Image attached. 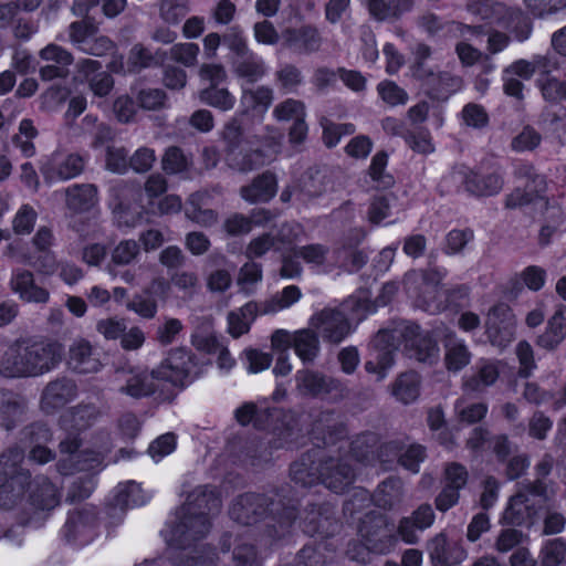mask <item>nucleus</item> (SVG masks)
Wrapping results in <instances>:
<instances>
[{
    "label": "nucleus",
    "instance_id": "obj_61",
    "mask_svg": "<svg viewBox=\"0 0 566 566\" xmlns=\"http://www.w3.org/2000/svg\"><path fill=\"white\" fill-rule=\"evenodd\" d=\"M38 213L30 205H22L17 211L13 221L12 229L18 235L30 234L35 226Z\"/></svg>",
    "mask_w": 566,
    "mask_h": 566
},
{
    "label": "nucleus",
    "instance_id": "obj_35",
    "mask_svg": "<svg viewBox=\"0 0 566 566\" xmlns=\"http://www.w3.org/2000/svg\"><path fill=\"white\" fill-rule=\"evenodd\" d=\"M534 507L530 504L526 493L516 492L510 497L509 504L504 511L503 518L506 524L514 526H525L532 523Z\"/></svg>",
    "mask_w": 566,
    "mask_h": 566
},
{
    "label": "nucleus",
    "instance_id": "obj_4",
    "mask_svg": "<svg viewBox=\"0 0 566 566\" xmlns=\"http://www.w3.org/2000/svg\"><path fill=\"white\" fill-rule=\"evenodd\" d=\"M64 347L56 340L17 339L0 360L6 378L35 377L49 373L62 361Z\"/></svg>",
    "mask_w": 566,
    "mask_h": 566
},
{
    "label": "nucleus",
    "instance_id": "obj_39",
    "mask_svg": "<svg viewBox=\"0 0 566 566\" xmlns=\"http://www.w3.org/2000/svg\"><path fill=\"white\" fill-rule=\"evenodd\" d=\"M412 7V0H368L369 13L378 21L399 18L402 13L410 11Z\"/></svg>",
    "mask_w": 566,
    "mask_h": 566
},
{
    "label": "nucleus",
    "instance_id": "obj_30",
    "mask_svg": "<svg viewBox=\"0 0 566 566\" xmlns=\"http://www.w3.org/2000/svg\"><path fill=\"white\" fill-rule=\"evenodd\" d=\"M566 306H560L548 318L545 331L537 336L536 345L546 350L556 349L566 337Z\"/></svg>",
    "mask_w": 566,
    "mask_h": 566
},
{
    "label": "nucleus",
    "instance_id": "obj_9",
    "mask_svg": "<svg viewBox=\"0 0 566 566\" xmlns=\"http://www.w3.org/2000/svg\"><path fill=\"white\" fill-rule=\"evenodd\" d=\"M296 381L303 396L318 398L331 403H338L348 395L345 381L316 370L297 371Z\"/></svg>",
    "mask_w": 566,
    "mask_h": 566
},
{
    "label": "nucleus",
    "instance_id": "obj_58",
    "mask_svg": "<svg viewBox=\"0 0 566 566\" xmlns=\"http://www.w3.org/2000/svg\"><path fill=\"white\" fill-rule=\"evenodd\" d=\"M273 116L279 122H294L295 118L306 117V107L300 99L286 98L274 107Z\"/></svg>",
    "mask_w": 566,
    "mask_h": 566
},
{
    "label": "nucleus",
    "instance_id": "obj_8",
    "mask_svg": "<svg viewBox=\"0 0 566 566\" xmlns=\"http://www.w3.org/2000/svg\"><path fill=\"white\" fill-rule=\"evenodd\" d=\"M268 428L272 447L276 450L297 449L304 438L303 418L305 412L296 409L271 407Z\"/></svg>",
    "mask_w": 566,
    "mask_h": 566
},
{
    "label": "nucleus",
    "instance_id": "obj_19",
    "mask_svg": "<svg viewBox=\"0 0 566 566\" xmlns=\"http://www.w3.org/2000/svg\"><path fill=\"white\" fill-rule=\"evenodd\" d=\"M485 333L492 345L505 346L513 339L515 322L512 308L507 304L497 303L490 308Z\"/></svg>",
    "mask_w": 566,
    "mask_h": 566
},
{
    "label": "nucleus",
    "instance_id": "obj_48",
    "mask_svg": "<svg viewBox=\"0 0 566 566\" xmlns=\"http://www.w3.org/2000/svg\"><path fill=\"white\" fill-rule=\"evenodd\" d=\"M537 86L546 102L552 104L566 102V80H559L546 73L537 78Z\"/></svg>",
    "mask_w": 566,
    "mask_h": 566
},
{
    "label": "nucleus",
    "instance_id": "obj_54",
    "mask_svg": "<svg viewBox=\"0 0 566 566\" xmlns=\"http://www.w3.org/2000/svg\"><path fill=\"white\" fill-rule=\"evenodd\" d=\"M127 308L143 318L150 319L156 316L158 311L157 298L151 293L143 290L142 293L135 294L127 303Z\"/></svg>",
    "mask_w": 566,
    "mask_h": 566
},
{
    "label": "nucleus",
    "instance_id": "obj_18",
    "mask_svg": "<svg viewBox=\"0 0 566 566\" xmlns=\"http://www.w3.org/2000/svg\"><path fill=\"white\" fill-rule=\"evenodd\" d=\"M85 165V157L77 153L66 155L54 153L41 167V172L48 184H55L78 177L84 171Z\"/></svg>",
    "mask_w": 566,
    "mask_h": 566
},
{
    "label": "nucleus",
    "instance_id": "obj_41",
    "mask_svg": "<svg viewBox=\"0 0 566 566\" xmlns=\"http://www.w3.org/2000/svg\"><path fill=\"white\" fill-rule=\"evenodd\" d=\"M293 349L303 363H312L319 352L318 335L308 328L297 331L293 336Z\"/></svg>",
    "mask_w": 566,
    "mask_h": 566
},
{
    "label": "nucleus",
    "instance_id": "obj_45",
    "mask_svg": "<svg viewBox=\"0 0 566 566\" xmlns=\"http://www.w3.org/2000/svg\"><path fill=\"white\" fill-rule=\"evenodd\" d=\"M199 98L201 103L222 112L232 109L235 104V97L229 90L219 85H208L200 90Z\"/></svg>",
    "mask_w": 566,
    "mask_h": 566
},
{
    "label": "nucleus",
    "instance_id": "obj_17",
    "mask_svg": "<svg viewBox=\"0 0 566 566\" xmlns=\"http://www.w3.org/2000/svg\"><path fill=\"white\" fill-rule=\"evenodd\" d=\"M400 493L401 481L398 478L389 476L377 485L371 495L364 489L356 491L352 499L345 503V510L354 511L356 502H359V507L373 502V504L379 509L391 510L399 499Z\"/></svg>",
    "mask_w": 566,
    "mask_h": 566
},
{
    "label": "nucleus",
    "instance_id": "obj_34",
    "mask_svg": "<svg viewBox=\"0 0 566 566\" xmlns=\"http://www.w3.org/2000/svg\"><path fill=\"white\" fill-rule=\"evenodd\" d=\"M97 201V187L93 184H74L66 189V206L75 213L88 212Z\"/></svg>",
    "mask_w": 566,
    "mask_h": 566
},
{
    "label": "nucleus",
    "instance_id": "obj_12",
    "mask_svg": "<svg viewBox=\"0 0 566 566\" xmlns=\"http://www.w3.org/2000/svg\"><path fill=\"white\" fill-rule=\"evenodd\" d=\"M463 191L470 197L486 198L500 193L504 186V178L499 171L483 174L481 167L460 165L455 169Z\"/></svg>",
    "mask_w": 566,
    "mask_h": 566
},
{
    "label": "nucleus",
    "instance_id": "obj_50",
    "mask_svg": "<svg viewBox=\"0 0 566 566\" xmlns=\"http://www.w3.org/2000/svg\"><path fill=\"white\" fill-rule=\"evenodd\" d=\"M427 459V448L420 443L413 442L408 447L403 446V450L399 457V464L406 471L417 474L421 464Z\"/></svg>",
    "mask_w": 566,
    "mask_h": 566
},
{
    "label": "nucleus",
    "instance_id": "obj_7",
    "mask_svg": "<svg viewBox=\"0 0 566 566\" xmlns=\"http://www.w3.org/2000/svg\"><path fill=\"white\" fill-rule=\"evenodd\" d=\"M274 494L277 497L276 505L268 514L274 523L265 524L261 532L262 542L271 549L283 546L292 535L301 507V500L292 488H279Z\"/></svg>",
    "mask_w": 566,
    "mask_h": 566
},
{
    "label": "nucleus",
    "instance_id": "obj_44",
    "mask_svg": "<svg viewBox=\"0 0 566 566\" xmlns=\"http://www.w3.org/2000/svg\"><path fill=\"white\" fill-rule=\"evenodd\" d=\"M273 102V91L268 86H259L256 90L243 91L241 106L244 113H264Z\"/></svg>",
    "mask_w": 566,
    "mask_h": 566
},
{
    "label": "nucleus",
    "instance_id": "obj_43",
    "mask_svg": "<svg viewBox=\"0 0 566 566\" xmlns=\"http://www.w3.org/2000/svg\"><path fill=\"white\" fill-rule=\"evenodd\" d=\"M444 363L449 371L458 373L470 364L471 353L462 339H448Z\"/></svg>",
    "mask_w": 566,
    "mask_h": 566
},
{
    "label": "nucleus",
    "instance_id": "obj_24",
    "mask_svg": "<svg viewBox=\"0 0 566 566\" xmlns=\"http://www.w3.org/2000/svg\"><path fill=\"white\" fill-rule=\"evenodd\" d=\"M83 410L80 408L74 409L69 416H63L61 419L62 428L66 431V437L60 441L59 450L62 454L73 455L82 447V432L90 426V421L85 420Z\"/></svg>",
    "mask_w": 566,
    "mask_h": 566
},
{
    "label": "nucleus",
    "instance_id": "obj_27",
    "mask_svg": "<svg viewBox=\"0 0 566 566\" xmlns=\"http://www.w3.org/2000/svg\"><path fill=\"white\" fill-rule=\"evenodd\" d=\"M274 451L276 448L272 447L271 440L251 437L240 444L238 457L242 463L259 468L272 461Z\"/></svg>",
    "mask_w": 566,
    "mask_h": 566
},
{
    "label": "nucleus",
    "instance_id": "obj_15",
    "mask_svg": "<svg viewBox=\"0 0 566 566\" xmlns=\"http://www.w3.org/2000/svg\"><path fill=\"white\" fill-rule=\"evenodd\" d=\"M324 455L325 451L316 448L303 452L297 460L290 464L291 480L302 488L323 484Z\"/></svg>",
    "mask_w": 566,
    "mask_h": 566
},
{
    "label": "nucleus",
    "instance_id": "obj_14",
    "mask_svg": "<svg viewBox=\"0 0 566 566\" xmlns=\"http://www.w3.org/2000/svg\"><path fill=\"white\" fill-rule=\"evenodd\" d=\"M308 436L316 449L324 451L325 447L336 446L348 437V426L345 421L335 420L334 410H322L312 420Z\"/></svg>",
    "mask_w": 566,
    "mask_h": 566
},
{
    "label": "nucleus",
    "instance_id": "obj_1",
    "mask_svg": "<svg viewBox=\"0 0 566 566\" xmlns=\"http://www.w3.org/2000/svg\"><path fill=\"white\" fill-rule=\"evenodd\" d=\"M412 354L419 361H431L438 357V340L431 331H423L411 321H402L394 329H379L370 342L369 358L365 361V370L377 375L379 380L387 376L395 364V354L399 345Z\"/></svg>",
    "mask_w": 566,
    "mask_h": 566
},
{
    "label": "nucleus",
    "instance_id": "obj_42",
    "mask_svg": "<svg viewBox=\"0 0 566 566\" xmlns=\"http://www.w3.org/2000/svg\"><path fill=\"white\" fill-rule=\"evenodd\" d=\"M407 291L415 298L416 305L423 311L432 313L443 312V306H441V287L428 289L427 286H412L408 284Z\"/></svg>",
    "mask_w": 566,
    "mask_h": 566
},
{
    "label": "nucleus",
    "instance_id": "obj_59",
    "mask_svg": "<svg viewBox=\"0 0 566 566\" xmlns=\"http://www.w3.org/2000/svg\"><path fill=\"white\" fill-rule=\"evenodd\" d=\"M176 448L177 436L174 432H167L160 434L149 443L147 453L155 462H158L163 458L171 454Z\"/></svg>",
    "mask_w": 566,
    "mask_h": 566
},
{
    "label": "nucleus",
    "instance_id": "obj_16",
    "mask_svg": "<svg viewBox=\"0 0 566 566\" xmlns=\"http://www.w3.org/2000/svg\"><path fill=\"white\" fill-rule=\"evenodd\" d=\"M109 207L119 227L133 228L144 217V206L139 198H135L132 189L118 185L112 188Z\"/></svg>",
    "mask_w": 566,
    "mask_h": 566
},
{
    "label": "nucleus",
    "instance_id": "obj_60",
    "mask_svg": "<svg viewBox=\"0 0 566 566\" xmlns=\"http://www.w3.org/2000/svg\"><path fill=\"white\" fill-rule=\"evenodd\" d=\"M139 491L138 485L135 481H127L119 483L114 490L109 505L113 507L126 509L129 505H138L135 494Z\"/></svg>",
    "mask_w": 566,
    "mask_h": 566
},
{
    "label": "nucleus",
    "instance_id": "obj_5",
    "mask_svg": "<svg viewBox=\"0 0 566 566\" xmlns=\"http://www.w3.org/2000/svg\"><path fill=\"white\" fill-rule=\"evenodd\" d=\"M222 140L228 166L241 172H248L268 164L275 146L274 140L269 137L245 135L237 119L224 125Z\"/></svg>",
    "mask_w": 566,
    "mask_h": 566
},
{
    "label": "nucleus",
    "instance_id": "obj_20",
    "mask_svg": "<svg viewBox=\"0 0 566 566\" xmlns=\"http://www.w3.org/2000/svg\"><path fill=\"white\" fill-rule=\"evenodd\" d=\"M76 396L77 386L75 381L66 377H60L44 387L40 406L45 413L53 415L72 402Z\"/></svg>",
    "mask_w": 566,
    "mask_h": 566
},
{
    "label": "nucleus",
    "instance_id": "obj_11",
    "mask_svg": "<svg viewBox=\"0 0 566 566\" xmlns=\"http://www.w3.org/2000/svg\"><path fill=\"white\" fill-rule=\"evenodd\" d=\"M277 497L265 493L244 492L233 499L229 507L230 518L243 526L262 522L276 505Z\"/></svg>",
    "mask_w": 566,
    "mask_h": 566
},
{
    "label": "nucleus",
    "instance_id": "obj_63",
    "mask_svg": "<svg viewBox=\"0 0 566 566\" xmlns=\"http://www.w3.org/2000/svg\"><path fill=\"white\" fill-rule=\"evenodd\" d=\"M473 238L474 233L470 228L450 230L446 235L444 253L454 255L462 252Z\"/></svg>",
    "mask_w": 566,
    "mask_h": 566
},
{
    "label": "nucleus",
    "instance_id": "obj_64",
    "mask_svg": "<svg viewBox=\"0 0 566 566\" xmlns=\"http://www.w3.org/2000/svg\"><path fill=\"white\" fill-rule=\"evenodd\" d=\"M234 566H263V560L254 544L242 543L234 546L232 552Z\"/></svg>",
    "mask_w": 566,
    "mask_h": 566
},
{
    "label": "nucleus",
    "instance_id": "obj_22",
    "mask_svg": "<svg viewBox=\"0 0 566 566\" xmlns=\"http://www.w3.org/2000/svg\"><path fill=\"white\" fill-rule=\"evenodd\" d=\"M277 177L271 170L255 176L250 184L240 188L241 198L249 203H268L277 193Z\"/></svg>",
    "mask_w": 566,
    "mask_h": 566
},
{
    "label": "nucleus",
    "instance_id": "obj_32",
    "mask_svg": "<svg viewBox=\"0 0 566 566\" xmlns=\"http://www.w3.org/2000/svg\"><path fill=\"white\" fill-rule=\"evenodd\" d=\"M29 489L28 501L34 509L46 511L59 504L56 488L48 476H36Z\"/></svg>",
    "mask_w": 566,
    "mask_h": 566
},
{
    "label": "nucleus",
    "instance_id": "obj_10",
    "mask_svg": "<svg viewBox=\"0 0 566 566\" xmlns=\"http://www.w3.org/2000/svg\"><path fill=\"white\" fill-rule=\"evenodd\" d=\"M298 518L302 532L310 537L319 539L334 537L342 527L328 502H308Z\"/></svg>",
    "mask_w": 566,
    "mask_h": 566
},
{
    "label": "nucleus",
    "instance_id": "obj_55",
    "mask_svg": "<svg viewBox=\"0 0 566 566\" xmlns=\"http://www.w3.org/2000/svg\"><path fill=\"white\" fill-rule=\"evenodd\" d=\"M542 143V135L531 125L512 138L511 149L515 153H526L535 150Z\"/></svg>",
    "mask_w": 566,
    "mask_h": 566
},
{
    "label": "nucleus",
    "instance_id": "obj_29",
    "mask_svg": "<svg viewBox=\"0 0 566 566\" xmlns=\"http://www.w3.org/2000/svg\"><path fill=\"white\" fill-rule=\"evenodd\" d=\"M11 287L24 302L46 303L50 293L35 284L33 273L29 270H17L12 273Z\"/></svg>",
    "mask_w": 566,
    "mask_h": 566
},
{
    "label": "nucleus",
    "instance_id": "obj_37",
    "mask_svg": "<svg viewBox=\"0 0 566 566\" xmlns=\"http://www.w3.org/2000/svg\"><path fill=\"white\" fill-rule=\"evenodd\" d=\"M232 69L239 78H243L250 84L259 82L265 75V63L254 51L235 57L232 62Z\"/></svg>",
    "mask_w": 566,
    "mask_h": 566
},
{
    "label": "nucleus",
    "instance_id": "obj_52",
    "mask_svg": "<svg viewBox=\"0 0 566 566\" xmlns=\"http://www.w3.org/2000/svg\"><path fill=\"white\" fill-rule=\"evenodd\" d=\"M531 185H526V188H515L505 197V208L517 209L528 206L543 197L545 187L538 189H528Z\"/></svg>",
    "mask_w": 566,
    "mask_h": 566
},
{
    "label": "nucleus",
    "instance_id": "obj_47",
    "mask_svg": "<svg viewBox=\"0 0 566 566\" xmlns=\"http://www.w3.org/2000/svg\"><path fill=\"white\" fill-rule=\"evenodd\" d=\"M547 277L546 271L538 265H528L518 277L511 280L512 290L521 291L526 286L532 292H538L545 285Z\"/></svg>",
    "mask_w": 566,
    "mask_h": 566
},
{
    "label": "nucleus",
    "instance_id": "obj_51",
    "mask_svg": "<svg viewBox=\"0 0 566 566\" xmlns=\"http://www.w3.org/2000/svg\"><path fill=\"white\" fill-rule=\"evenodd\" d=\"M189 0H160L159 15L168 24L177 25L189 12Z\"/></svg>",
    "mask_w": 566,
    "mask_h": 566
},
{
    "label": "nucleus",
    "instance_id": "obj_23",
    "mask_svg": "<svg viewBox=\"0 0 566 566\" xmlns=\"http://www.w3.org/2000/svg\"><path fill=\"white\" fill-rule=\"evenodd\" d=\"M284 45L300 53L311 54L319 50L322 36L318 29L312 24L300 28H286L282 32Z\"/></svg>",
    "mask_w": 566,
    "mask_h": 566
},
{
    "label": "nucleus",
    "instance_id": "obj_21",
    "mask_svg": "<svg viewBox=\"0 0 566 566\" xmlns=\"http://www.w3.org/2000/svg\"><path fill=\"white\" fill-rule=\"evenodd\" d=\"M323 471V485L335 494L346 493L356 480V471L350 463L326 453Z\"/></svg>",
    "mask_w": 566,
    "mask_h": 566
},
{
    "label": "nucleus",
    "instance_id": "obj_3",
    "mask_svg": "<svg viewBox=\"0 0 566 566\" xmlns=\"http://www.w3.org/2000/svg\"><path fill=\"white\" fill-rule=\"evenodd\" d=\"M221 492L218 486L203 484L196 486L188 495L187 503L170 525L167 543L177 549L196 546L211 531V514L221 507Z\"/></svg>",
    "mask_w": 566,
    "mask_h": 566
},
{
    "label": "nucleus",
    "instance_id": "obj_53",
    "mask_svg": "<svg viewBox=\"0 0 566 566\" xmlns=\"http://www.w3.org/2000/svg\"><path fill=\"white\" fill-rule=\"evenodd\" d=\"M94 475H83L71 483L67 490L66 501L71 504L80 503L88 499L96 488Z\"/></svg>",
    "mask_w": 566,
    "mask_h": 566
},
{
    "label": "nucleus",
    "instance_id": "obj_36",
    "mask_svg": "<svg viewBox=\"0 0 566 566\" xmlns=\"http://www.w3.org/2000/svg\"><path fill=\"white\" fill-rule=\"evenodd\" d=\"M421 380L415 370L401 373L395 379L391 395L403 405L412 403L420 396Z\"/></svg>",
    "mask_w": 566,
    "mask_h": 566
},
{
    "label": "nucleus",
    "instance_id": "obj_46",
    "mask_svg": "<svg viewBox=\"0 0 566 566\" xmlns=\"http://www.w3.org/2000/svg\"><path fill=\"white\" fill-rule=\"evenodd\" d=\"M499 376L500 370L495 363L482 360L478 366V371L464 380V388L478 391L481 387H488L495 384Z\"/></svg>",
    "mask_w": 566,
    "mask_h": 566
},
{
    "label": "nucleus",
    "instance_id": "obj_26",
    "mask_svg": "<svg viewBox=\"0 0 566 566\" xmlns=\"http://www.w3.org/2000/svg\"><path fill=\"white\" fill-rule=\"evenodd\" d=\"M461 85L462 78L450 72L430 73L424 81V92L431 101L446 102L461 88Z\"/></svg>",
    "mask_w": 566,
    "mask_h": 566
},
{
    "label": "nucleus",
    "instance_id": "obj_25",
    "mask_svg": "<svg viewBox=\"0 0 566 566\" xmlns=\"http://www.w3.org/2000/svg\"><path fill=\"white\" fill-rule=\"evenodd\" d=\"M67 364L77 374H94L103 366L91 343L84 338L70 346Z\"/></svg>",
    "mask_w": 566,
    "mask_h": 566
},
{
    "label": "nucleus",
    "instance_id": "obj_38",
    "mask_svg": "<svg viewBox=\"0 0 566 566\" xmlns=\"http://www.w3.org/2000/svg\"><path fill=\"white\" fill-rule=\"evenodd\" d=\"M271 407L258 408L252 401L243 402L234 411L237 422L242 427L253 426L259 431L268 428Z\"/></svg>",
    "mask_w": 566,
    "mask_h": 566
},
{
    "label": "nucleus",
    "instance_id": "obj_49",
    "mask_svg": "<svg viewBox=\"0 0 566 566\" xmlns=\"http://www.w3.org/2000/svg\"><path fill=\"white\" fill-rule=\"evenodd\" d=\"M21 436V442L28 449L32 448V446H44L53 439L51 428L41 421H35L24 427Z\"/></svg>",
    "mask_w": 566,
    "mask_h": 566
},
{
    "label": "nucleus",
    "instance_id": "obj_62",
    "mask_svg": "<svg viewBox=\"0 0 566 566\" xmlns=\"http://www.w3.org/2000/svg\"><path fill=\"white\" fill-rule=\"evenodd\" d=\"M402 450L403 442L400 440L382 442L376 450V460L385 469H391L394 464H399V457Z\"/></svg>",
    "mask_w": 566,
    "mask_h": 566
},
{
    "label": "nucleus",
    "instance_id": "obj_40",
    "mask_svg": "<svg viewBox=\"0 0 566 566\" xmlns=\"http://www.w3.org/2000/svg\"><path fill=\"white\" fill-rule=\"evenodd\" d=\"M25 452L19 446L9 447L0 453V480L11 479L20 474L31 475V472L22 467Z\"/></svg>",
    "mask_w": 566,
    "mask_h": 566
},
{
    "label": "nucleus",
    "instance_id": "obj_56",
    "mask_svg": "<svg viewBox=\"0 0 566 566\" xmlns=\"http://www.w3.org/2000/svg\"><path fill=\"white\" fill-rule=\"evenodd\" d=\"M161 166L166 174L177 175L188 169L189 161L180 147L170 146L165 150Z\"/></svg>",
    "mask_w": 566,
    "mask_h": 566
},
{
    "label": "nucleus",
    "instance_id": "obj_2",
    "mask_svg": "<svg viewBox=\"0 0 566 566\" xmlns=\"http://www.w3.org/2000/svg\"><path fill=\"white\" fill-rule=\"evenodd\" d=\"M190 373V353L185 348L171 349L160 365L150 371L132 369L118 392L136 400L158 394L160 399L172 401L176 392L174 389L166 390V385L184 389L188 385Z\"/></svg>",
    "mask_w": 566,
    "mask_h": 566
},
{
    "label": "nucleus",
    "instance_id": "obj_57",
    "mask_svg": "<svg viewBox=\"0 0 566 566\" xmlns=\"http://www.w3.org/2000/svg\"><path fill=\"white\" fill-rule=\"evenodd\" d=\"M566 556V542L558 537L547 541L541 551L542 566H559Z\"/></svg>",
    "mask_w": 566,
    "mask_h": 566
},
{
    "label": "nucleus",
    "instance_id": "obj_31",
    "mask_svg": "<svg viewBox=\"0 0 566 566\" xmlns=\"http://www.w3.org/2000/svg\"><path fill=\"white\" fill-rule=\"evenodd\" d=\"M30 486L31 475L28 474L0 480V509L9 511L18 506Z\"/></svg>",
    "mask_w": 566,
    "mask_h": 566
},
{
    "label": "nucleus",
    "instance_id": "obj_28",
    "mask_svg": "<svg viewBox=\"0 0 566 566\" xmlns=\"http://www.w3.org/2000/svg\"><path fill=\"white\" fill-rule=\"evenodd\" d=\"M317 319L322 337L329 343H340L350 332V324L346 315L338 310H323Z\"/></svg>",
    "mask_w": 566,
    "mask_h": 566
},
{
    "label": "nucleus",
    "instance_id": "obj_6",
    "mask_svg": "<svg viewBox=\"0 0 566 566\" xmlns=\"http://www.w3.org/2000/svg\"><path fill=\"white\" fill-rule=\"evenodd\" d=\"M389 518L385 513L368 511L359 518L357 534L360 543H355L348 549L350 559L355 562L365 560V551L377 554H389L397 544V536L389 533Z\"/></svg>",
    "mask_w": 566,
    "mask_h": 566
},
{
    "label": "nucleus",
    "instance_id": "obj_33",
    "mask_svg": "<svg viewBox=\"0 0 566 566\" xmlns=\"http://www.w3.org/2000/svg\"><path fill=\"white\" fill-rule=\"evenodd\" d=\"M24 411V403L12 390L0 388V428L12 431Z\"/></svg>",
    "mask_w": 566,
    "mask_h": 566
},
{
    "label": "nucleus",
    "instance_id": "obj_13",
    "mask_svg": "<svg viewBox=\"0 0 566 566\" xmlns=\"http://www.w3.org/2000/svg\"><path fill=\"white\" fill-rule=\"evenodd\" d=\"M96 527V509L84 506L67 514L61 533L70 546L84 547L93 542Z\"/></svg>",
    "mask_w": 566,
    "mask_h": 566
}]
</instances>
